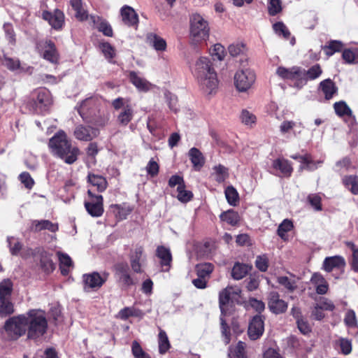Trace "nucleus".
Masks as SVG:
<instances>
[{"mask_svg": "<svg viewBox=\"0 0 358 358\" xmlns=\"http://www.w3.org/2000/svg\"><path fill=\"white\" fill-rule=\"evenodd\" d=\"M192 71L204 92L210 94L216 90L218 85L217 73L209 57L198 58Z\"/></svg>", "mask_w": 358, "mask_h": 358, "instance_id": "nucleus-1", "label": "nucleus"}, {"mask_svg": "<svg viewBox=\"0 0 358 358\" xmlns=\"http://www.w3.org/2000/svg\"><path fill=\"white\" fill-rule=\"evenodd\" d=\"M49 147L54 155L61 158L68 164H72L77 159L79 150L73 147L64 131L57 132L49 141Z\"/></svg>", "mask_w": 358, "mask_h": 358, "instance_id": "nucleus-2", "label": "nucleus"}, {"mask_svg": "<svg viewBox=\"0 0 358 358\" xmlns=\"http://www.w3.org/2000/svg\"><path fill=\"white\" fill-rule=\"evenodd\" d=\"M27 337L37 339L43 336L48 330V320L44 310L31 309L27 313Z\"/></svg>", "mask_w": 358, "mask_h": 358, "instance_id": "nucleus-3", "label": "nucleus"}, {"mask_svg": "<svg viewBox=\"0 0 358 358\" xmlns=\"http://www.w3.org/2000/svg\"><path fill=\"white\" fill-rule=\"evenodd\" d=\"M240 292L238 289H235L233 287H227L222 289L219 294V306L221 311L220 318L221 332L224 336V342L225 344H228L230 342L231 334L229 327L224 317L227 315V307L230 302L236 296L239 294Z\"/></svg>", "mask_w": 358, "mask_h": 358, "instance_id": "nucleus-4", "label": "nucleus"}, {"mask_svg": "<svg viewBox=\"0 0 358 358\" xmlns=\"http://www.w3.org/2000/svg\"><path fill=\"white\" fill-rule=\"evenodd\" d=\"M190 38L193 43L206 41L209 38L210 27L207 20L198 13L190 17Z\"/></svg>", "mask_w": 358, "mask_h": 358, "instance_id": "nucleus-5", "label": "nucleus"}, {"mask_svg": "<svg viewBox=\"0 0 358 358\" xmlns=\"http://www.w3.org/2000/svg\"><path fill=\"white\" fill-rule=\"evenodd\" d=\"M6 333L17 339L27 331V313L13 316L8 319L4 324Z\"/></svg>", "mask_w": 358, "mask_h": 358, "instance_id": "nucleus-6", "label": "nucleus"}, {"mask_svg": "<svg viewBox=\"0 0 358 358\" xmlns=\"http://www.w3.org/2000/svg\"><path fill=\"white\" fill-rule=\"evenodd\" d=\"M88 200L85 201L84 206L87 212L94 217H101L103 213V199L100 194H94L92 189H88Z\"/></svg>", "mask_w": 358, "mask_h": 358, "instance_id": "nucleus-7", "label": "nucleus"}, {"mask_svg": "<svg viewBox=\"0 0 358 358\" xmlns=\"http://www.w3.org/2000/svg\"><path fill=\"white\" fill-rule=\"evenodd\" d=\"M109 273L103 272H92V273L84 274L83 280L84 282V289L87 292L97 289L100 288L108 280Z\"/></svg>", "mask_w": 358, "mask_h": 358, "instance_id": "nucleus-8", "label": "nucleus"}, {"mask_svg": "<svg viewBox=\"0 0 358 358\" xmlns=\"http://www.w3.org/2000/svg\"><path fill=\"white\" fill-rule=\"evenodd\" d=\"M36 48L38 52H41V56L44 59L52 64L58 63L59 53L55 44L52 41H39L36 43Z\"/></svg>", "mask_w": 358, "mask_h": 358, "instance_id": "nucleus-9", "label": "nucleus"}, {"mask_svg": "<svg viewBox=\"0 0 358 358\" xmlns=\"http://www.w3.org/2000/svg\"><path fill=\"white\" fill-rule=\"evenodd\" d=\"M255 74L250 69L239 70L234 76V83L240 92L247 91L254 83Z\"/></svg>", "mask_w": 358, "mask_h": 358, "instance_id": "nucleus-10", "label": "nucleus"}, {"mask_svg": "<svg viewBox=\"0 0 358 358\" xmlns=\"http://www.w3.org/2000/svg\"><path fill=\"white\" fill-rule=\"evenodd\" d=\"M146 256L144 255V248L142 245H136L134 250H131L129 254V262L131 269L134 273H141L143 270L142 268Z\"/></svg>", "mask_w": 358, "mask_h": 358, "instance_id": "nucleus-11", "label": "nucleus"}, {"mask_svg": "<svg viewBox=\"0 0 358 358\" xmlns=\"http://www.w3.org/2000/svg\"><path fill=\"white\" fill-rule=\"evenodd\" d=\"M101 103V99L97 96H92L82 101L76 107L78 113L83 119L91 116L94 109L97 108Z\"/></svg>", "mask_w": 358, "mask_h": 358, "instance_id": "nucleus-12", "label": "nucleus"}, {"mask_svg": "<svg viewBox=\"0 0 358 358\" xmlns=\"http://www.w3.org/2000/svg\"><path fill=\"white\" fill-rule=\"evenodd\" d=\"M115 277L124 286L130 287L135 284L131 276L129 268L126 262H120L114 266Z\"/></svg>", "mask_w": 358, "mask_h": 358, "instance_id": "nucleus-13", "label": "nucleus"}, {"mask_svg": "<svg viewBox=\"0 0 358 358\" xmlns=\"http://www.w3.org/2000/svg\"><path fill=\"white\" fill-rule=\"evenodd\" d=\"M28 254L33 256H36V254L39 255V265L44 272L50 273L55 269V267L51 259V255L44 249L38 248L34 250L30 248L28 250Z\"/></svg>", "mask_w": 358, "mask_h": 358, "instance_id": "nucleus-14", "label": "nucleus"}, {"mask_svg": "<svg viewBox=\"0 0 358 358\" xmlns=\"http://www.w3.org/2000/svg\"><path fill=\"white\" fill-rule=\"evenodd\" d=\"M32 96L36 106L41 110H46L52 103L50 92L45 88L36 90Z\"/></svg>", "mask_w": 358, "mask_h": 358, "instance_id": "nucleus-15", "label": "nucleus"}, {"mask_svg": "<svg viewBox=\"0 0 358 358\" xmlns=\"http://www.w3.org/2000/svg\"><path fill=\"white\" fill-rule=\"evenodd\" d=\"M264 331V324L262 317L255 315L250 321L248 327V334L251 340L255 341L259 338Z\"/></svg>", "mask_w": 358, "mask_h": 358, "instance_id": "nucleus-16", "label": "nucleus"}, {"mask_svg": "<svg viewBox=\"0 0 358 358\" xmlns=\"http://www.w3.org/2000/svg\"><path fill=\"white\" fill-rule=\"evenodd\" d=\"M268 306L270 310L275 314H281L287 309V303L280 299L278 292H271L268 299Z\"/></svg>", "mask_w": 358, "mask_h": 358, "instance_id": "nucleus-17", "label": "nucleus"}, {"mask_svg": "<svg viewBox=\"0 0 358 358\" xmlns=\"http://www.w3.org/2000/svg\"><path fill=\"white\" fill-rule=\"evenodd\" d=\"M43 19L48 21L50 25L55 29H62L64 22V15L59 9L55 10L53 13L43 11Z\"/></svg>", "mask_w": 358, "mask_h": 358, "instance_id": "nucleus-18", "label": "nucleus"}, {"mask_svg": "<svg viewBox=\"0 0 358 358\" xmlns=\"http://www.w3.org/2000/svg\"><path fill=\"white\" fill-rule=\"evenodd\" d=\"M156 256L160 259L162 271L168 272L170 270L172 262V255L170 249L163 245L158 246L156 249Z\"/></svg>", "mask_w": 358, "mask_h": 358, "instance_id": "nucleus-19", "label": "nucleus"}, {"mask_svg": "<svg viewBox=\"0 0 358 358\" xmlns=\"http://www.w3.org/2000/svg\"><path fill=\"white\" fill-rule=\"evenodd\" d=\"M90 24L102 32L103 35L108 37L113 36V32L110 24L102 17L91 15H90Z\"/></svg>", "mask_w": 358, "mask_h": 358, "instance_id": "nucleus-20", "label": "nucleus"}, {"mask_svg": "<svg viewBox=\"0 0 358 358\" xmlns=\"http://www.w3.org/2000/svg\"><path fill=\"white\" fill-rule=\"evenodd\" d=\"M98 131L89 126L78 125L74 130L75 137L80 141H90L97 136Z\"/></svg>", "mask_w": 358, "mask_h": 358, "instance_id": "nucleus-21", "label": "nucleus"}, {"mask_svg": "<svg viewBox=\"0 0 358 358\" xmlns=\"http://www.w3.org/2000/svg\"><path fill=\"white\" fill-rule=\"evenodd\" d=\"M130 82L141 92L149 91L152 85L145 78L140 76L138 73L135 71H130L129 74Z\"/></svg>", "mask_w": 358, "mask_h": 358, "instance_id": "nucleus-22", "label": "nucleus"}, {"mask_svg": "<svg viewBox=\"0 0 358 358\" xmlns=\"http://www.w3.org/2000/svg\"><path fill=\"white\" fill-rule=\"evenodd\" d=\"M290 157L293 159L298 160L301 164L300 169H306L308 171H314L317 169V165L322 163V161L315 162L312 159L310 155H293Z\"/></svg>", "mask_w": 358, "mask_h": 358, "instance_id": "nucleus-23", "label": "nucleus"}, {"mask_svg": "<svg viewBox=\"0 0 358 358\" xmlns=\"http://www.w3.org/2000/svg\"><path fill=\"white\" fill-rule=\"evenodd\" d=\"M122 21L128 26H137L138 17L134 9L129 6H124L121 8Z\"/></svg>", "mask_w": 358, "mask_h": 358, "instance_id": "nucleus-24", "label": "nucleus"}, {"mask_svg": "<svg viewBox=\"0 0 358 358\" xmlns=\"http://www.w3.org/2000/svg\"><path fill=\"white\" fill-rule=\"evenodd\" d=\"M272 167L275 170L280 171L281 176L289 177L293 171L292 164L284 158H278L273 161Z\"/></svg>", "mask_w": 358, "mask_h": 358, "instance_id": "nucleus-25", "label": "nucleus"}, {"mask_svg": "<svg viewBox=\"0 0 358 358\" xmlns=\"http://www.w3.org/2000/svg\"><path fill=\"white\" fill-rule=\"evenodd\" d=\"M345 265V262L341 256H333L326 257L323 262L322 267L327 271L331 272L334 268H341Z\"/></svg>", "mask_w": 358, "mask_h": 358, "instance_id": "nucleus-26", "label": "nucleus"}, {"mask_svg": "<svg viewBox=\"0 0 358 358\" xmlns=\"http://www.w3.org/2000/svg\"><path fill=\"white\" fill-rule=\"evenodd\" d=\"M31 228L34 231H41L46 229L50 232H56L59 229L57 223H53L48 220H36L32 221Z\"/></svg>", "mask_w": 358, "mask_h": 358, "instance_id": "nucleus-27", "label": "nucleus"}, {"mask_svg": "<svg viewBox=\"0 0 358 358\" xmlns=\"http://www.w3.org/2000/svg\"><path fill=\"white\" fill-rule=\"evenodd\" d=\"M319 88L324 94L327 100L332 99L338 90L335 83L329 78L322 80L320 83Z\"/></svg>", "mask_w": 358, "mask_h": 358, "instance_id": "nucleus-28", "label": "nucleus"}, {"mask_svg": "<svg viewBox=\"0 0 358 358\" xmlns=\"http://www.w3.org/2000/svg\"><path fill=\"white\" fill-rule=\"evenodd\" d=\"M87 182L99 192L105 191L108 182L106 178L101 176L93 173H89L87 176Z\"/></svg>", "mask_w": 358, "mask_h": 358, "instance_id": "nucleus-29", "label": "nucleus"}, {"mask_svg": "<svg viewBox=\"0 0 358 358\" xmlns=\"http://www.w3.org/2000/svg\"><path fill=\"white\" fill-rule=\"evenodd\" d=\"M3 64L9 70L13 71L16 70H20L23 72H28L29 73H31L33 70V67L31 66H21L20 62L18 59H13L8 57H5L3 59Z\"/></svg>", "mask_w": 358, "mask_h": 358, "instance_id": "nucleus-30", "label": "nucleus"}, {"mask_svg": "<svg viewBox=\"0 0 358 358\" xmlns=\"http://www.w3.org/2000/svg\"><path fill=\"white\" fill-rule=\"evenodd\" d=\"M188 155L194 168L199 169L203 166L205 159L199 149L196 148H191L189 150Z\"/></svg>", "mask_w": 358, "mask_h": 358, "instance_id": "nucleus-31", "label": "nucleus"}, {"mask_svg": "<svg viewBox=\"0 0 358 358\" xmlns=\"http://www.w3.org/2000/svg\"><path fill=\"white\" fill-rule=\"evenodd\" d=\"M214 270V265L209 262L198 264L195 266L197 276L208 280L210 274Z\"/></svg>", "mask_w": 358, "mask_h": 358, "instance_id": "nucleus-32", "label": "nucleus"}, {"mask_svg": "<svg viewBox=\"0 0 358 358\" xmlns=\"http://www.w3.org/2000/svg\"><path fill=\"white\" fill-rule=\"evenodd\" d=\"M277 74L283 79L292 80L294 78L300 76V68L293 67L292 69H286L280 66L277 69Z\"/></svg>", "mask_w": 358, "mask_h": 358, "instance_id": "nucleus-33", "label": "nucleus"}, {"mask_svg": "<svg viewBox=\"0 0 358 358\" xmlns=\"http://www.w3.org/2000/svg\"><path fill=\"white\" fill-rule=\"evenodd\" d=\"M250 269L248 265L237 262L232 268L231 276L234 280H241L248 274Z\"/></svg>", "mask_w": 358, "mask_h": 358, "instance_id": "nucleus-34", "label": "nucleus"}, {"mask_svg": "<svg viewBox=\"0 0 358 358\" xmlns=\"http://www.w3.org/2000/svg\"><path fill=\"white\" fill-rule=\"evenodd\" d=\"M57 255L59 260L61 273L62 275H66L69 273L70 268L72 266L73 262L67 254L58 252Z\"/></svg>", "mask_w": 358, "mask_h": 358, "instance_id": "nucleus-35", "label": "nucleus"}, {"mask_svg": "<svg viewBox=\"0 0 358 358\" xmlns=\"http://www.w3.org/2000/svg\"><path fill=\"white\" fill-rule=\"evenodd\" d=\"M322 73V70L319 64H315L309 68L307 71L300 69V76H303L308 80H315L319 78Z\"/></svg>", "mask_w": 358, "mask_h": 358, "instance_id": "nucleus-36", "label": "nucleus"}, {"mask_svg": "<svg viewBox=\"0 0 358 358\" xmlns=\"http://www.w3.org/2000/svg\"><path fill=\"white\" fill-rule=\"evenodd\" d=\"M118 316L120 319L126 320L129 317H143L144 316V313L138 308L133 307H125L120 310L118 313Z\"/></svg>", "mask_w": 358, "mask_h": 358, "instance_id": "nucleus-37", "label": "nucleus"}, {"mask_svg": "<svg viewBox=\"0 0 358 358\" xmlns=\"http://www.w3.org/2000/svg\"><path fill=\"white\" fill-rule=\"evenodd\" d=\"M15 312L14 304L10 299H0V317L3 318Z\"/></svg>", "mask_w": 358, "mask_h": 358, "instance_id": "nucleus-38", "label": "nucleus"}, {"mask_svg": "<svg viewBox=\"0 0 358 358\" xmlns=\"http://www.w3.org/2000/svg\"><path fill=\"white\" fill-rule=\"evenodd\" d=\"M134 111L131 106L127 105L123 108V110L117 115L119 124L126 126L132 120Z\"/></svg>", "mask_w": 358, "mask_h": 358, "instance_id": "nucleus-39", "label": "nucleus"}, {"mask_svg": "<svg viewBox=\"0 0 358 358\" xmlns=\"http://www.w3.org/2000/svg\"><path fill=\"white\" fill-rule=\"evenodd\" d=\"M13 282L7 278L0 282V299H10L13 292Z\"/></svg>", "mask_w": 358, "mask_h": 358, "instance_id": "nucleus-40", "label": "nucleus"}, {"mask_svg": "<svg viewBox=\"0 0 358 358\" xmlns=\"http://www.w3.org/2000/svg\"><path fill=\"white\" fill-rule=\"evenodd\" d=\"M6 242L10 253L13 256H17L22 248V243L14 236H8Z\"/></svg>", "mask_w": 358, "mask_h": 358, "instance_id": "nucleus-41", "label": "nucleus"}, {"mask_svg": "<svg viewBox=\"0 0 358 358\" xmlns=\"http://www.w3.org/2000/svg\"><path fill=\"white\" fill-rule=\"evenodd\" d=\"M334 108L336 114L339 117L352 116V110L344 101H340L338 102L334 103Z\"/></svg>", "mask_w": 358, "mask_h": 358, "instance_id": "nucleus-42", "label": "nucleus"}, {"mask_svg": "<svg viewBox=\"0 0 358 358\" xmlns=\"http://www.w3.org/2000/svg\"><path fill=\"white\" fill-rule=\"evenodd\" d=\"M213 169V176L218 183L223 182L229 176L228 169L222 164L215 166Z\"/></svg>", "mask_w": 358, "mask_h": 358, "instance_id": "nucleus-43", "label": "nucleus"}, {"mask_svg": "<svg viewBox=\"0 0 358 358\" xmlns=\"http://www.w3.org/2000/svg\"><path fill=\"white\" fill-rule=\"evenodd\" d=\"M345 187L353 194H358V177L356 176H347L343 178Z\"/></svg>", "mask_w": 358, "mask_h": 358, "instance_id": "nucleus-44", "label": "nucleus"}, {"mask_svg": "<svg viewBox=\"0 0 358 358\" xmlns=\"http://www.w3.org/2000/svg\"><path fill=\"white\" fill-rule=\"evenodd\" d=\"M148 41L156 50L163 51L166 49V41L155 34H149L148 35Z\"/></svg>", "mask_w": 358, "mask_h": 358, "instance_id": "nucleus-45", "label": "nucleus"}, {"mask_svg": "<svg viewBox=\"0 0 358 358\" xmlns=\"http://www.w3.org/2000/svg\"><path fill=\"white\" fill-rule=\"evenodd\" d=\"M342 57L346 63L358 64V48L344 50Z\"/></svg>", "mask_w": 358, "mask_h": 358, "instance_id": "nucleus-46", "label": "nucleus"}, {"mask_svg": "<svg viewBox=\"0 0 358 358\" xmlns=\"http://www.w3.org/2000/svg\"><path fill=\"white\" fill-rule=\"evenodd\" d=\"M221 220L226 222L231 225H236L239 222L238 214L233 210H229L220 214Z\"/></svg>", "mask_w": 358, "mask_h": 358, "instance_id": "nucleus-47", "label": "nucleus"}, {"mask_svg": "<svg viewBox=\"0 0 358 358\" xmlns=\"http://www.w3.org/2000/svg\"><path fill=\"white\" fill-rule=\"evenodd\" d=\"M225 196L227 202L233 206H236L238 202V194L233 186H229L226 188Z\"/></svg>", "mask_w": 358, "mask_h": 358, "instance_id": "nucleus-48", "label": "nucleus"}, {"mask_svg": "<svg viewBox=\"0 0 358 358\" xmlns=\"http://www.w3.org/2000/svg\"><path fill=\"white\" fill-rule=\"evenodd\" d=\"M294 227L293 223L290 220L285 219L279 225L278 228V235L283 240H286V233L290 231Z\"/></svg>", "mask_w": 358, "mask_h": 358, "instance_id": "nucleus-49", "label": "nucleus"}, {"mask_svg": "<svg viewBox=\"0 0 358 358\" xmlns=\"http://www.w3.org/2000/svg\"><path fill=\"white\" fill-rule=\"evenodd\" d=\"M170 348V343L166 332L160 330L159 333V352L160 354H165Z\"/></svg>", "mask_w": 358, "mask_h": 358, "instance_id": "nucleus-50", "label": "nucleus"}, {"mask_svg": "<svg viewBox=\"0 0 358 358\" xmlns=\"http://www.w3.org/2000/svg\"><path fill=\"white\" fill-rule=\"evenodd\" d=\"M273 29L277 35L282 36L285 39H288L290 36L289 29L282 22H278L273 24Z\"/></svg>", "mask_w": 358, "mask_h": 358, "instance_id": "nucleus-51", "label": "nucleus"}, {"mask_svg": "<svg viewBox=\"0 0 358 358\" xmlns=\"http://www.w3.org/2000/svg\"><path fill=\"white\" fill-rule=\"evenodd\" d=\"M99 48L103 54L106 59L110 60L115 57V49L109 43H100L99 45Z\"/></svg>", "mask_w": 358, "mask_h": 358, "instance_id": "nucleus-52", "label": "nucleus"}, {"mask_svg": "<svg viewBox=\"0 0 358 358\" xmlns=\"http://www.w3.org/2000/svg\"><path fill=\"white\" fill-rule=\"evenodd\" d=\"M177 192V198L182 203H187L193 197L192 192L191 191L186 190L185 185L183 186L178 187Z\"/></svg>", "mask_w": 358, "mask_h": 358, "instance_id": "nucleus-53", "label": "nucleus"}, {"mask_svg": "<svg viewBox=\"0 0 358 358\" xmlns=\"http://www.w3.org/2000/svg\"><path fill=\"white\" fill-rule=\"evenodd\" d=\"M240 118L241 122L248 126L252 127L256 122V116L246 109L241 111Z\"/></svg>", "mask_w": 358, "mask_h": 358, "instance_id": "nucleus-54", "label": "nucleus"}, {"mask_svg": "<svg viewBox=\"0 0 358 358\" xmlns=\"http://www.w3.org/2000/svg\"><path fill=\"white\" fill-rule=\"evenodd\" d=\"M343 48V44L338 41H331L324 48L326 54L328 56L333 55L336 52H339Z\"/></svg>", "mask_w": 358, "mask_h": 358, "instance_id": "nucleus-55", "label": "nucleus"}, {"mask_svg": "<svg viewBox=\"0 0 358 358\" xmlns=\"http://www.w3.org/2000/svg\"><path fill=\"white\" fill-rule=\"evenodd\" d=\"M3 28L5 31L6 38L8 41V43L11 45H15L16 42V38L13 25L10 23L6 22L4 23Z\"/></svg>", "mask_w": 358, "mask_h": 358, "instance_id": "nucleus-56", "label": "nucleus"}, {"mask_svg": "<svg viewBox=\"0 0 358 358\" xmlns=\"http://www.w3.org/2000/svg\"><path fill=\"white\" fill-rule=\"evenodd\" d=\"M344 322L349 328H357V321L356 315L354 310H348L345 315Z\"/></svg>", "mask_w": 358, "mask_h": 358, "instance_id": "nucleus-57", "label": "nucleus"}, {"mask_svg": "<svg viewBox=\"0 0 358 358\" xmlns=\"http://www.w3.org/2000/svg\"><path fill=\"white\" fill-rule=\"evenodd\" d=\"M131 351L135 358H150L136 341L132 342Z\"/></svg>", "mask_w": 358, "mask_h": 358, "instance_id": "nucleus-58", "label": "nucleus"}, {"mask_svg": "<svg viewBox=\"0 0 358 358\" xmlns=\"http://www.w3.org/2000/svg\"><path fill=\"white\" fill-rule=\"evenodd\" d=\"M268 13L274 16L282 10L280 0H269L268 5Z\"/></svg>", "mask_w": 358, "mask_h": 358, "instance_id": "nucleus-59", "label": "nucleus"}, {"mask_svg": "<svg viewBox=\"0 0 358 358\" xmlns=\"http://www.w3.org/2000/svg\"><path fill=\"white\" fill-rule=\"evenodd\" d=\"M164 96H165L166 102L168 103L170 110L176 113L178 110V108H177L178 99H177L176 96L174 95L173 94L171 93L169 91H166L164 92Z\"/></svg>", "mask_w": 358, "mask_h": 358, "instance_id": "nucleus-60", "label": "nucleus"}, {"mask_svg": "<svg viewBox=\"0 0 358 358\" xmlns=\"http://www.w3.org/2000/svg\"><path fill=\"white\" fill-rule=\"evenodd\" d=\"M256 267L262 272H265L268 267V259L267 257L264 255H259L255 260Z\"/></svg>", "mask_w": 358, "mask_h": 358, "instance_id": "nucleus-61", "label": "nucleus"}, {"mask_svg": "<svg viewBox=\"0 0 358 358\" xmlns=\"http://www.w3.org/2000/svg\"><path fill=\"white\" fill-rule=\"evenodd\" d=\"M211 55L218 60L222 61L225 57V50L224 46L220 43L214 45V47L211 50Z\"/></svg>", "mask_w": 358, "mask_h": 358, "instance_id": "nucleus-62", "label": "nucleus"}, {"mask_svg": "<svg viewBox=\"0 0 358 358\" xmlns=\"http://www.w3.org/2000/svg\"><path fill=\"white\" fill-rule=\"evenodd\" d=\"M146 171L152 177L156 176L159 173V166L156 161L152 158L146 166Z\"/></svg>", "mask_w": 358, "mask_h": 358, "instance_id": "nucleus-63", "label": "nucleus"}, {"mask_svg": "<svg viewBox=\"0 0 358 358\" xmlns=\"http://www.w3.org/2000/svg\"><path fill=\"white\" fill-rule=\"evenodd\" d=\"M245 343L242 341H239L234 349V357L235 358H247L245 356Z\"/></svg>", "mask_w": 358, "mask_h": 358, "instance_id": "nucleus-64", "label": "nucleus"}]
</instances>
